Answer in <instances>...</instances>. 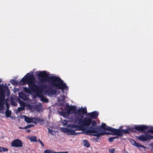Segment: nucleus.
I'll return each mask as SVG.
<instances>
[{"label": "nucleus", "instance_id": "nucleus-1", "mask_svg": "<svg viewBox=\"0 0 153 153\" xmlns=\"http://www.w3.org/2000/svg\"><path fill=\"white\" fill-rule=\"evenodd\" d=\"M35 78L33 74H30L27 73L21 80V81L23 82L24 84H27L29 88L26 87H23V90L26 93H30L31 91L37 95H39L43 94L44 90L46 88L45 85L41 84L38 85H36L34 82Z\"/></svg>", "mask_w": 153, "mask_h": 153}, {"label": "nucleus", "instance_id": "nucleus-2", "mask_svg": "<svg viewBox=\"0 0 153 153\" xmlns=\"http://www.w3.org/2000/svg\"><path fill=\"white\" fill-rule=\"evenodd\" d=\"M37 73V76L39 78H41L40 81L41 82H49L53 86L56 87L57 89L63 91L64 89L67 90L68 89L66 83H64L63 80L59 77L48 76V74L45 71H41Z\"/></svg>", "mask_w": 153, "mask_h": 153}, {"label": "nucleus", "instance_id": "nucleus-3", "mask_svg": "<svg viewBox=\"0 0 153 153\" xmlns=\"http://www.w3.org/2000/svg\"><path fill=\"white\" fill-rule=\"evenodd\" d=\"M134 129L137 131H140L144 133V134L140 135L138 137L139 140L143 141H147L153 139V136L149 135L148 134V132L153 134V128H150V129L147 130V131H145L146 130L148 127L145 125H134Z\"/></svg>", "mask_w": 153, "mask_h": 153}, {"label": "nucleus", "instance_id": "nucleus-4", "mask_svg": "<svg viewBox=\"0 0 153 153\" xmlns=\"http://www.w3.org/2000/svg\"><path fill=\"white\" fill-rule=\"evenodd\" d=\"M76 120L78 121V125L80 124L82 128L85 126H89L91 124L92 120L91 118L86 117L82 120V118L76 117Z\"/></svg>", "mask_w": 153, "mask_h": 153}, {"label": "nucleus", "instance_id": "nucleus-5", "mask_svg": "<svg viewBox=\"0 0 153 153\" xmlns=\"http://www.w3.org/2000/svg\"><path fill=\"white\" fill-rule=\"evenodd\" d=\"M4 86L0 85V110L4 109V105L5 104V91L3 89Z\"/></svg>", "mask_w": 153, "mask_h": 153}, {"label": "nucleus", "instance_id": "nucleus-6", "mask_svg": "<svg viewBox=\"0 0 153 153\" xmlns=\"http://www.w3.org/2000/svg\"><path fill=\"white\" fill-rule=\"evenodd\" d=\"M91 124V126L88 128L86 132L91 133H97L100 130L99 126L96 125L97 123L95 120H92Z\"/></svg>", "mask_w": 153, "mask_h": 153}, {"label": "nucleus", "instance_id": "nucleus-7", "mask_svg": "<svg viewBox=\"0 0 153 153\" xmlns=\"http://www.w3.org/2000/svg\"><path fill=\"white\" fill-rule=\"evenodd\" d=\"M129 131L128 129H114V135H118L119 136H121L123 135L124 134H129Z\"/></svg>", "mask_w": 153, "mask_h": 153}, {"label": "nucleus", "instance_id": "nucleus-8", "mask_svg": "<svg viewBox=\"0 0 153 153\" xmlns=\"http://www.w3.org/2000/svg\"><path fill=\"white\" fill-rule=\"evenodd\" d=\"M87 113V108L86 107H81L78 110L76 111L74 113L76 114H78L81 117V118H83V115Z\"/></svg>", "mask_w": 153, "mask_h": 153}, {"label": "nucleus", "instance_id": "nucleus-9", "mask_svg": "<svg viewBox=\"0 0 153 153\" xmlns=\"http://www.w3.org/2000/svg\"><path fill=\"white\" fill-rule=\"evenodd\" d=\"M11 146L13 147H22L23 146L22 143L19 139H16L12 142Z\"/></svg>", "mask_w": 153, "mask_h": 153}, {"label": "nucleus", "instance_id": "nucleus-10", "mask_svg": "<svg viewBox=\"0 0 153 153\" xmlns=\"http://www.w3.org/2000/svg\"><path fill=\"white\" fill-rule=\"evenodd\" d=\"M99 128L100 129L101 128L104 130L109 131L114 133L115 128L107 126L105 123H102L101 126H100V127H99Z\"/></svg>", "mask_w": 153, "mask_h": 153}, {"label": "nucleus", "instance_id": "nucleus-11", "mask_svg": "<svg viewBox=\"0 0 153 153\" xmlns=\"http://www.w3.org/2000/svg\"><path fill=\"white\" fill-rule=\"evenodd\" d=\"M65 110L68 113L70 114L72 113L73 112L72 111H73L74 112H75L76 110V107L75 106L72 105L70 106L69 105L65 108Z\"/></svg>", "mask_w": 153, "mask_h": 153}, {"label": "nucleus", "instance_id": "nucleus-12", "mask_svg": "<svg viewBox=\"0 0 153 153\" xmlns=\"http://www.w3.org/2000/svg\"><path fill=\"white\" fill-rule=\"evenodd\" d=\"M45 92L48 95H53L55 94L56 93V91L55 89H53L52 87H51L47 89L45 91Z\"/></svg>", "mask_w": 153, "mask_h": 153}, {"label": "nucleus", "instance_id": "nucleus-13", "mask_svg": "<svg viewBox=\"0 0 153 153\" xmlns=\"http://www.w3.org/2000/svg\"><path fill=\"white\" fill-rule=\"evenodd\" d=\"M89 116L92 119H96L99 115V112L96 111H94L88 114Z\"/></svg>", "mask_w": 153, "mask_h": 153}, {"label": "nucleus", "instance_id": "nucleus-14", "mask_svg": "<svg viewBox=\"0 0 153 153\" xmlns=\"http://www.w3.org/2000/svg\"><path fill=\"white\" fill-rule=\"evenodd\" d=\"M76 130L73 129L71 128H67L66 129V132L69 133V134L72 135H76L78 134H81V133H76L75 132Z\"/></svg>", "mask_w": 153, "mask_h": 153}, {"label": "nucleus", "instance_id": "nucleus-15", "mask_svg": "<svg viewBox=\"0 0 153 153\" xmlns=\"http://www.w3.org/2000/svg\"><path fill=\"white\" fill-rule=\"evenodd\" d=\"M71 128L76 130H81L82 128L80 124L76 125L72 124L71 126Z\"/></svg>", "mask_w": 153, "mask_h": 153}, {"label": "nucleus", "instance_id": "nucleus-16", "mask_svg": "<svg viewBox=\"0 0 153 153\" xmlns=\"http://www.w3.org/2000/svg\"><path fill=\"white\" fill-rule=\"evenodd\" d=\"M42 94H40L39 95H37L38 96H40L41 100L45 102H48L49 101L48 99L44 96L43 95H42Z\"/></svg>", "mask_w": 153, "mask_h": 153}, {"label": "nucleus", "instance_id": "nucleus-17", "mask_svg": "<svg viewBox=\"0 0 153 153\" xmlns=\"http://www.w3.org/2000/svg\"><path fill=\"white\" fill-rule=\"evenodd\" d=\"M99 131H100L99 132H97V133H96V134H92V135L94 136H96L97 137V138H98L99 137H100V136H102V133L101 132V130L100 129Z\"/></svg>", "mask_w": 153, "mask_h": 153}, {"label": "nucleus", "instance_id": "nucleus-18", "mask_svg": "<svg viewBox=\"0 0 153 153\" xmlns=\"http://www.w3.org/2000/svg\"><path fill=\"white\" fill-rule=\"evenodd\" d=\"M133 141L134 142V146L137 147H140L141 148H146V146H144L143 145H141L140 143H138L136 142L135 141L133 140Z\"/></svg>", "mask_w": 153, "mask_h": 153}, {"label": "nucleus", "instance_id": "nucleus-19", "mask_svg": "<svg viewBox=\"0 0 153 153\" xmlns=\"http://www.w3.org/2000/svg\"><path fill=\"white\" fill-rule=\"evenodd\" d=\"M25 121L27 123H30L33 122V120L28 117H27L25 116H24Z\"/></svg>", "mask_w": 153, "mask_h": 153}, {"label": "nucleus", "instance_id": "nucleus-20", "mask_svg": "<svg viewBox=\"0 0 153 153\" xmlns=\"http://www.w3.org/2000/svg\"><path fill=\"white\" fill-rule=\"evenodd\" d=\"M83 144L84 146L87 147H89L90 146V145L88 141L86 140H83Z\"/></svg>", "mask_w": 153, "mask_h": 153}, {"label": "nucleus", "instance_id": "nucleus-21", "mask_svg": "<svg viewBox=\"0 0 153 153\" xmlns=\"http://www.w3.org/2000/svg\"><path fill=\"white\" fill-rule=\"evenodd\" d=\"M29 139L31 142H37V138L35 136H31L29 138Z\"/></svg>", "mask_w": 153, "mask_h": 153}, {"label": "nucleus", "instance_id": "nucleus-22", "mask_svg": "<svg viewBox=\"0 0 153 153\" xmlns=\"http://www.w3.org/2000/svg\"><path fill=\"white\" fill-rule=\"evenodd\" d=\"M101 132L102 133V135H114L113 134V133H109L108 132H106L105 131H102L101 130Z\"/></svg>", "mask_w": 153, "mask_h": 153}, {"label": "nucleus", "instance_id": "nucleus-23", "mask_svg": "<svg viewBox=\"0 0 153 153\" xmlns=\"http://www.w3.org/2000/svg\"><path fill=\"white\" fill-rule=\"evenodd\" d=\"M11 114V111L9 110L8 109L7 110L5 111V115L7 117H9Z\"/></svg>", "mask_w": 153, "mask_h": 153}, {"label": "nucleus", "instance_id": "nucleus-24", "mask_svg": "<svg viewBox=\"0 0 153 153\" xmlns=\"http://www.w3.org/2000/svg\"><path fill=\"white\" fill-rule=\"evenodd\" d=\"M10 82L12 83L13 85H16L18 84V82L17 81L15 80L14 79H11L10 80Z\"/></svg>", "mask_w": 153, "mask_h": 153}, {"label": "nucleus", "instance_id": "nucleus-25", "mask_svg": "<svg viewBox=\"0 0 153 153\" xmlns=\"http://www.w3.org/2000/svg\"><path fill=\"white\" fill-rule=\"evenodd\" d=\"M44 153H55L56 152H54L53 150L46 149L44 151Z\"/></svg>", "mask_w": 153, "mask_h": 153}, {"label": "nucleus", "instance_id": "nucleus-26", "mask_svg": "<svg viewBox=\"0 0 153 153\" xmlns=\"http://www.w3.org/2000/svg\"><path fill=\"white\" fill-rule=\"evenodd\" d=\"M41 109L40 106L39 105H36L34 106V109L36 110L39 111Z\"/></svg>", "mask_w": 153, "mask_h": 153}, {"label": "nucleus", "instance_id": "nucleus-27", "mask_svg": "<svg viewBox=\"0 0 153 153\" xmlns=\"http://www.w3.org/2000/svg\"><path fill=\"white\" fill-rule=\"evenodd\" d=\"M19 96L21 98L24 100V97H25V94L22 93L19 94Z\"/></svg>", "mask_w": 153, "mask_h": 153}, {"label": "nucleus", "instance_id": "nucleus-28", "mask_svg": "<svg viewBox=\"0 0 153 153\" xmlns=\"http://www.w3.org/2000/svg\"><path fill=\"white\" fill-rule=\"evenodd\" d=\"M48 133L51 134L52 135H54L53 132H54L55 133H56V132H54V130H53L52 129H50L49 128H48Z\"/></svg>", "mask_w": 153, "mask_h": 153}, {"label": "nucleus", "instance_id": "nucleus-29", "mask_svg": "<svg viewBox=\"0 0 153 153\" xmlns=\"http://www.w3.org/2000/svg\"><path fill=\"white\" fill-rule=\"evenodd\" d=\"M25 109V108L23 107H20L18 108L17 110L18 112H20L21 111Z\"/></svg>", "mask_w": 153, "mask_h": 153}, {"label": "nucleus", "instance_id": "nucleus-30", "mask_svg": "<svg viewBox=\"0 0 153 153\" xmlns=\"http://www.w3.org/2000/svg\"><path fill=\"white\" fill-rule=\"evenodd\" d=\"M19 102L21 106H22L23 107H24L25 106V103L24 102L20 100L19 101Z\"/></svg>", "mask_w": 153, "mask_h": 153}, {"label": "nucleus", "instance_id": "nucleus-31", "mask_svg": "<svg viewBox=\"0 0 153 153\" xmlns=\"http://www.w3.org/2000/svg\"><path fill=\"white\" fill-rule=\"evenodd\" d=\"M34 126V125H33L28 124L25 127V128L26 129L28 128H30L32 127L33 126Z\"/></svg>", "mask_w": 153, "mask_h": 153}, {"label": "nucleus", "instance_id": "nucleus-32", "mask_svg": "<svg viewBox=\"0 0 153 153\" xmlns=\"http://www.w3.org/2000/svg\"><path fill=\"white\" fill-rule=\"evenodd\" d=\"M5 105H6V106L7 107V110H8V109L9 108V107H10V105L7 102V100H6L5 101Z\"/></svg>", "mask_w": 153, "mask_h": 153}, {"label": "nucleus", "instance_id": "nucleus-33", "mask_svg": "<svg viewBox=\"0 0 153 153\" xmlns=\"http://www.w3.org/2000/svg\"><path fill=\"white\" fill-rule=\"evenodd\" d=\"M115 151V150L114 149H109L108 150L109 152L111 153H114Z\"/></svg>", "mask_w": 153, "mask_h": 153}, {"label": "nucleus", "instance_id": "nucleus-34", "mask_svg": "<svg viewBox=\"0 0 153 153\" xmlns=\"http://www.w3.org/2000/svg\"><path fill=\"white\" fill-rule=\"evenodd\" d=\"M2 149V152H4L6 151H7L8 150V149L7 148H4L3 147H2V148H1Z\"/></svg>", "mask_w": 153, "mask_h": 153}, {"label": "nucleus", "instance_id": "nucleus-35", "mask_svg": "<svg viewBox=\"0 0 153 153\" xmlns=\"http://www.w3.org/2000/svg\"><path fill=\"white\" fill-rule=\"evenodd\" d=\"M38 141L41 144V146H44L45 145L44 143H42V141L40 140L39 139L38 140Z\"/></svg>", "mask_w": 153, "mask_h": 153}, {"label": "nucleus", "instance_id": "nucleus-36", "mask_svg": "<svg viewBox=\"0 0 153 153\" xmlns=\"http://www.w3.org/2000/svg\"><path fill=\"white\" fill-rule=\"evenodd\" d=\"M108 140L109 142H111L114 141L113 138L112 137H109L108 138Z\"/></svg>", "mask_w": 153, "mask_h": 153}, {"label": "nucleus", "instance_id": "nucleus-37", "mask_svg": "<svg viewBox=\"0 0 153 153\" xmlns=\"http://www.w3.org/2000/svg\"><path fill=\"white\" fill-rule=\"evenodd\" d=\"M129 131H131L133 132H135V131L134 130L133 128H130L128 129Z\"/></svg>", "mask_w": 153, "mask_h": 153}, {"label": "nucleus", "instance_id": "nucleus-38", "mask_svg": "<svg viewBox=\"0 0 153 153\" xmlns=\"http://www.w3.org/2000/svg\"><path fill=\"white\" fill-rule=\"evenodd\" d=\"M7 95L8 96H9V95L10 94V91L8 87H7Z\"/></svg>", "mask_w": 153, "mask_h": 153}, {"label": "nucleus", "instance_id": "nucleus-39", "mask_svg": "<svg viewBox=\"0 0 153 153\" xmlns=\"http://www.w3.org/2000/svg\"><path fill=\"white\" fill-rule=\"evenodd\" d=\"M35 120L38 122H40L41 121V119L39 118H36L35 119Z\"/></svg>", "mask_w": 153, "mask_h": 153}, {"label": "nucleus", "instance_id": "nucleus-40", "mask_svg": "<svg viewBox=\"0 0 153 153\" xmlns=\"http://www.w3.org/2000/svg\"><path fill=\"white\" fill-rule=\"evenodd\" d=\"M55 153H69L67 152H56Z\"/></svg>", "mask_w": 153, "mask_h": 153}, {"label": "nucleus", "instance_id": "nucleus-41", "mask_svg": "<svg viewBox=\"0 0 153 153\" xmlns=\"http://www.w3.org/2000/svg\"><path fill=\"white\" fill-rule=\"evenodd\" d=\"M19 128L20 129H25V127H22L21 126H19Z\"/></svg>", "mask_w": 153, "mask_h": 153}, {"label": "nucleus", "instance_id": "nucleus-42", "mask_svg": "<svg viewBox=\"0 0 153 153\" xmlns=\"http://www.w3.org/2000/svg\"><path fill=\"white\" fill-rule=\"evenodd\" d=\"M33 122V123H34L36 124H37V123L36 121H33V122Z\"/></svg>", "mask_w": 153, "mask_h": 153}, {"label": "nucleus", "instance_id": "nucleus-43", "mask_svg": "<svg viewBox=\"0 0 153 153\" xmlns=\"http://www.w3.org/2000/svg\"><path fill=\"white\" fill-rule=\"evenodd\" d=\"M112 137L113 138L114 140V139L117 138V137L116 136V137Z\"/></svg>", "mask_w": 153, "mask_h": 153}, {"label": "nucleus", "instance_id": "nucleus-44", "mask_svg": "<svg viewBox=\"0 0 153 153\" xmlns=\"http://www.w3.org/2000/svg\"><path fill=\"white\" fill-rule=\"evenodd\" d=\"M2 148V147H0V152H2V149H1Z\"/></svg>", "mask_w": 153, "mask_h": 153}, {"label": "nucleus", "instance_id": "nucleus-45", "mask_svg": "<svg viewBox=\"0 0 153 153\" xmlns=\"http://www.w3.org/2000/svg\"><path fill=\"white\" fill-rule=\"evenodd\" d=\"M26 131H27L28 133H29L30 131V130L29 129H28L27 130H26Z\"/></svg>", "mask_w": 153, "mask_h": 153}, {"label": "nucleus", "instance_id": "nucleus-46", "mask_svg": "<svg viewBox=\"0 0 153 153\" xmlns=\"http://www.w3.org/2000/svg\"><path fill=\"white\" fill-rule=\"evenodd\" d=\"M65 112H63V113H62V115H64V114H65Z\"/></svg>", "mask_w": 153, "mask_h": 153}, {"label": "nucleus", "instance_id": "nucleus-47", "mask_svg": "<svg viewBox=\"0 0 153 153\" xmlns=\"http://www.w3.org/2000/svg\"><path fill=\"white\" fill-rule=\"evenodd\" d=\"M1 80L0 79V83H1Z\"/></svg>", "mask_w": 153, "mask_h": 153}]
</instances>
